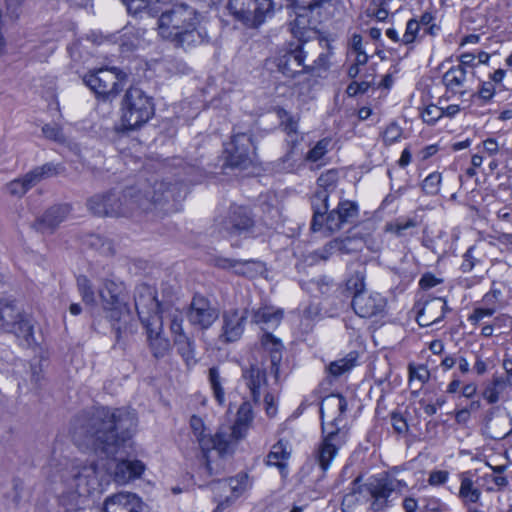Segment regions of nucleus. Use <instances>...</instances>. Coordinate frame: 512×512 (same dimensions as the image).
<instances>
[{"mask_svg":"<svg viewBox=\"0 0 512 512\" xmlns=\"http://www.w3.org/2000/svg\"><path fill=\"white\" fill-rule=\"evenodd\" d=\"M332 283V280L326 276L320 277L318 279H312L308 283H306V289L310 293L319 292L320 294H325L329 291V287Z\"/></svg>","mask_w":512,"mask_h":512,"instance_id":"obj_60","label":"nucleus"},{"mask_svg":"<svg viewBox=\"0 0 512 512\" xmlns=\"http://www.w3.org/2000/svg\"><path fill=\"white\" fill-rule=\"evenodd\" d=\"M283 312L272 306H263L252 315V322L261 325L263 330L276 327L280 324Z\"/></svg>","mask_w":512,"mask_h":512,"instance_id":"obj_35","label":"nucleus"},{"mask_svg":"<svg viewBox=\"0 0 512 512\" xmlns=\"http://www.w3.org/2000/svg\"><path fill=\"white\" fill-rule=\"evenodd\" d=\"M333 149L332 139L325 137L317 141L305 154L304 161L318 163V166L325 164V157Z\"/></svg>","mask_w":512,"mask_h":512,"instance_id":"obj_36","label":"nucleus"},{"mask_svg":"<svg viewBox=\"0 0 512 512\" xmlns=\"http://www.w3.org/2000/svg\"><path fill=\"white\" fill-rule=\"evenodd\" d=\"M190 428L199 443L203 452V457L205 458V463L201 467V473L211 476L213 472L207 453L211 450L217 451L219 455L228 453L231 448V437L223 430L212 436L207 432L208 429L205 426L203 419L196 415H193L190 418Z\"/></svg>","mask_w":512,"mask_h":512,"instance_id":"obj_6","label":"nucleus"},{"mask_svg":"<svg viewBox=\"0 0 512 512\" xmlns=\"http://www.w3.org/2000/svg\"><path fill=\"white\" fill-rule=\"evenodd\" d=\"M252 418L251 405L247 402L242 403L238 409L234 425L228 428V431H224L231 437V445L244 436Z\"/></svg>","mask_w":512,"mask_h":512,"instance_id":"obj_32","label":"nucleus"},{"mask_svg":"<svg viewBox=\"0 0 512 512\" xmlns=\"http://www.w3.org/2000/svg\"><path fill=\"white\" fill-rule=\"evenodd\" d=\"M423 121L429 125L435 124L440 118L443 117V108L436 105H428L421 112Z\"/></svg>","mask_w":512,"mask_h":512,"instance_id":"obj_58","label":"nucleus"},{"mask_svg":"<svg viewBox=\"0 0 512 512\" xmlns=\"http://www.w3.org/2000/svg\"><path fill=\"white\" fill-rule=\"evenodd\" d=\"M174 346L182 358L188 363L194 359L195 343L187 334L179 335L173 338Z\"/></svg>","mask_w":512,"mask_h":512,"instance_id":"obj_46","label":"nucleus"},{"mask_svg":"<svg viewBox=\"0 0 512 512\" xmlns=\"http://www.w3.org/2000/svg\"><path fill=\"white\" fill-rule=\"evenodd\" d=\"M330 196L331 195L328 194L325 190L316 189L311 198V206L313 209L311 229L314 232L321 231L324 226V214H326L328 211V201Z\"/></svg>","mask_w":512,"mask_h":512,"instance_id":"obj_29","label":"nucleus"},{"mask_svg":"<svg viewBox=\"0 0 512 512\" xmlns=\"http://www.w3.org/2000/svg\"><path fill=\"white\" fill-rule=\"evenodd\" d=\"M291 452L290 442L286 439H280L272 446L267 456V464L276 466L283 473L287 468V461L291 456Z\"/></svg>","mask_w":512,"mask_h":512,"instance_id":"obj_33","label":"nucleus"},{"mask_svg":"<svg viewBox=\"0 0 512 512\" xmlns=\"http://www.w3.org/2000/svg\"><path fill=\"white\" fill-rule=\"evenodd\" d=\"M338 244V253L340 254H350L354 252L361 251L366 245L368 248L372 250H377L378 247H373L368 244L367 240H364L362 237L358 236H348L345 238H336Z\"/></svg>","mask_w":512,"mask_h":512,"instance_id":"obj_39","label":"nucleus"},{"mask_svg":"<svg viewBox=\"0 0 512 512\" xmlns=\"http://www.w3.org/2000/svg\"><path fill=\"white\" fill-rule=\"evenodd\" d=\"M135 308L141 322L152 321V316L157 314L163 317L166 307L162 305L155 296L154 289L147 285L141 284L135 290Z\"/></svg>","mask_w":512,"mask_h":512,"instance_id":"obj_15","label":"nucleus"},{"mask_svg":"<svg viewBox=\"0 0 512 512\" xmlns=\"http://www.w3.org/2000/svg\"><path fill=\"white\" fill-rule=\"evenodd\" d=\"M126 75L117 68H101L84 76V83L97 95L115 96L121 90Z\"/></svg>","mask_w":512,"mask_h":512,"instance_id":"obj_10","label":"nucleus"},{"mask_svg":"<svg viewBox=\"0 0 512 512\" xmlns=\"http://www.w3.org/2000/svg\"><path fill=\"white\" fill-rule=\"evenodd\" d=\"M219 316L218 310L206 297L196 294L187 311V319L192 326L206 330Z\"/></svg>","mask_w":512,"mask_h":512,"instance_id":"obj_14","label":"nucleus"},{"mask_svg":"<svg viewBox=\"0 0 512 512\" xmlns=\"http://www.w3.org/2000/svg\"><path fill=\"white\" fill-rule=\"evenodd\" d=\"M147 338L153 355L156 358L165 356L170 350L169 340L163 336V319L161 315H153L152 321H146Z\"/></svg>","mask_w":512,"mask_h":512,"instance_id":"obj_20","label":"nucleus"},{"mask_svg":"<svg viewBox=\"0 0 512 512\" xmlns=\"http://www.w3.org/2000/svg\"><path fill=\"white\" fill-rule=\"evenodd\" d=\"M210 486L217 504L214 512H223L247 490L248 476L238 474L227 480L213 481Z\"/></svg>","mask_w":512,"mask_h":512,"instance_id":"obj_9","label":"nucleus"},{"mask_svg":"<svg viewBox=\"0 0 512 512\" xmlns=\"http://www.w3.org/2000/svg\"><path fill=\"white\" fill-rule=\"evenodd\" d=\"M202 39L201 34H167L165 39L171 42L175 47H181L183 49H187L190 46V41L194 42V37Z\"/></svg>","mask_w":512,"mask_h":512,"instance_id":"obj_56","label":"nucleus"},{"mask_svg":"<svg viewBox=\"0 0 512 512\" xmlns=\"http://www.w3.org/2000/svg\"><path fill=\"white\" fill-rule=\"evenodd\" d=\"M335 253H338V244L336 239L328 242L322 248L313 252L314 261L323 260L326 261L329 257Z\"/></svg>","mask_w":512,"mask_h":512,"instance_id":"obj_63","label":"nucleus"},{"mask_svg":"<svg viewBox=\"0 0 512 512\" xmlns=\"http://www.w3.org/2000/svg\"><path fill=\"white\" fill-rule=\"evenodd\" d=\"M358 216V206L356 203L344 200L340 201L337 207L329 213L324 214V226L332 234L339 231L345 223L352 222Z\"/></svg>","mask_w":512,"mask_h":512,"instance_id":"obj_18","label":"nucleus"},{"mask_svg":"<svg viewBox=\"0 0 512 512\" xmlns=\"http://www.w3.org/2000/svg\"><path fill=\"white\" fill-rule=\"evenodd\" d=\"M87 244L104 256H112L115 253L112 240L99 234L90 235Z\"/></svg>","mask_w":512,"mask_h":512,"instance_id":"obj_47","label":"nucleus"},{"mask_svg":"<svg viewBox=\"0 0 512 512\" xmlns=\"http://www.w3.org/2000/svg\"><path fill=\"white\" fill-rule=\"evenodd\" d=\"M25 313H22L14 304V301L9 299L0 300V321L2 327L7 331L13 326L14 323L22 318Z\"/></svg>","mask_w":512,"mask_h":512,"instance_id":"obj_37","label":"nucleus"},{"mask_svg":"<svg viewBox=\"0 0 512 512\" xmlns=\"http://www.w3.org/2000/svg\"><path fill=\"white\" fill-rule=\"evenodd\" d=\"M176 185L155 182L153 185L140 183L129 187L122 193L114 190L93 195L87 200L88 210L102 217L129 216L135 210H163L168 213L175 210Z\"/></svg>","mask_w":512,"mask_h":512,"instance_id":"obj_2","label":"nucleus"},{"mask_svg":"<svg viewBox=\"0 0 512 512\" xmlns=\"http://www.w3.org/2000/svg\"><path fill=\"white\" fill-rule=\"evenodd\" d=\"M253 226L254 220L248 208L242 206L231 208L226 227L229 234L242 235L250 232Z\"/></svg>","mask_w":512,"mask_h":512,"instance_id":"obj_24","label":"nucleus"},{"mask_svg":"<svg viewBox=\"0 0 512 512\" xmlns=\"http://www.w3.org/2000/svg\"><path fill=\"white\" fill-rule=\"evenodd\" d=\"M136 427L137 417L133 410L99 407L74 420L72 438L78 446H92L112 457L131 438Z\"/></svg>","mask_w":512,"mask_h":512,"instance_id":"obj_1","label":"nucleus"},{"mask_svg":"<svg viewBox=\"0 0 512 512\" xmlns=\"http://www.w3.org/2000/svg\"><path fill=\"white\" fill-rule=\"evenodd\" d=\"M261 345L269 353V367L273 374L275 383L278 382L279 364L282 360L283 344L280 339L274 337L271 333H264L261 338Z\"/></svg>","mask_w":512,"mask_h":512,"instance_id":"obj_28","label":"nucleus"},{"mask_svg":"<svg viewBox=\"0 0 512 512\" xmlns=\"http://www.w3.org/2000/svg\"><path fill=\"white\" fill-rule=\"evenodd\" d=\"M447 309V303L443 298H433L425 302L417 315V322L423 327L435 324L444 318Z\"/></svg>","mask_w":512,"mask_h":512,"instance_id":"obj_25","label":"nucleus"},{"mask_svg":"<svg viewBox=\"0 0 512 512\" xmlns=\"http://www.w3.org/2000/svg\"><path fill=\"white\" fill-rule=\"evenodd\" d=\"M47 469L51 481L59 482V500L67 508L81 509L90 497L102 492L103 474L94 462L81 465L53 459Z\"/></svg>","mask_w":512,"mask_h":512,"instance_id":"obj_3","label":"nucleus"},{"mask_svg":"<svg viewBox=\"0 0 512 512\" xmlns=\"http://www.w3.org/2000/svg\"><path fill=\"white\" fill-rule=\"evenodd\" d=\"M506 386V381L503 377H493L491 383L485 387L482 397L489 404L497 403Z\"/></svg>","mask_w":512,"mask_h":512,"instance_id":"obj_44","label":"nucleus"},{"mask_svg":"<svg viewBox=\"0 0 512 512\" xmlns=\"http://www.w3.org/2000/svg\"><path fill=\"white\" fill-rule=\"evenodd\" d=\"M224 153L228 166L246 169L253 164L255 146L252 136L248 133H234L231 141L224 145Z\"/></svg>","mask_w":512,"mask_h":512,"instance_id":"obj_8","label":"nucleus"},{"mask_svg":"<svg viewBox=\"0 0 512 512\" xmlns=\"http://www.w3.org/2000/svg\"><path fill=\"white\" fill-rule=\"evenodd\" d=\"M306 59V53L301 44L295 48H290L284 53L273 58V63L277 70L285 77L295 78L301 73H305L303 67Z\"/></svg>","mask_w":512,"mask_h":512,"instance_id":"obj_17","label":"nucleus"},{"mask_svg":"<svg viewBox=\"0 0 512 512\" xmlns=\"http://www.w3.org/2000/svg\"><path fill=\"white\" fill-rule=\"evenodd\" d=\"M461 483L458 496L463 505L467 508V512H483L472 505L477 503L481 497V491L477 488L472 479L463 473L460 476Z\"/></svg>","mask_w":512,"mask_h":512,"instance_id":"obj_31","label":"nucleus"},{"mask_svg":"<svg viewBox=\"0 0 512 512\" xmlns=\"http://www.w3.org/2000/svg\"><path fill=\"white\" fill-rule=\"evenodd\" d=\"M248 6H255L257 9H268L270 0H229L227 8L235 20L244 25V21H253L255 17L247 16Z\"/></svg>","mask_w":512,"mask_h":512,"instance_id":"obj_30","label":"nucleus"},{"mask_svg":"<svg viewBox=\"0 0 512 512\" xmlns=\"http://www.w3.org/2000/svg\"><path fill=\"white\" fill-rule=\"evenodd\" d=\"M418 226L416 218H398L394 222L387 223L385 230L395 234L397 237L407 236L409 231Z\"/></svg>","mask_w":512,"mask_h":512,"instance_id":"obj_42","label":"nucleus"},{"mask_svg":"<svg viewBox=\"0 0 512 512\" xmlns=\"http://www.w3.org/2000/svg\"><path fill=\"white\" fill-rule=\"evenodd\" d=\"M275 5V2L270 0V7L268 9L256 10L255 6H248L247 16H251V18L255 17L256 19H253V21H244V26L249 29L257 28L266 20V18L272 15Z\"/></svg>","mask_w":512,"mask_h":512,"instance_id":"obj_48","label":"nucleus"},{"mask_svg":"<svg viewBox=\"0 0 512 512\" xmlns=\"http://www.w3.org/2000/svg\"><path fill=\"white\" fill-rule=\"evenodd\" d=\"M286 119L282 120L281 125L283 130L286 132L288 137L290 138L288 141L292 145L298 141L297 133H298V121L293 117L286 115Z\"/></svg>","mask_w":512,"mask_h":512,"instance_id":"obj_62","label":"nucleus"},{"mask_svg":"<svg viewBox=\"0 0 512 512\" xmlns=\"http://www.w3.org/2000/svg\"><path fill=\"white\" fill-rule=\"evenodd\" d=\"M208 378L215 400L219 405H223L225 403L224 379L220 375L219 369L217 367H211L209 369Z\"/></svg>","mask_w":512,"mask_h":512,"instance_id":"obj_45","label":"nucleus"},{"mask_svg":"<svg viewBox=\"0 0 512 512\" xmlns=\"http://www.w3.org/2000/svg\"><path fill=\"white\" fill-rule=\"evenodd\" d=\"M7 331L13 333L19 340L20 345L24 347H30L35 342L34 325L32 318L28 314L19 318Z\"/></svg>","mask_w":512,"mask_h":512,"instance_id":"obj_34","label":"nucleus"},{"mask_svg":"<svg viewBox=\"0 0 512 512\" xmlns=\"http://www.w3.org/2000/svg\"><path fill=\"white\" fill-rule=\"evenodd\" d=\"M347 410L346 399L339 394L326 397L320 407L322 441L316 451V460L323 471L330 468L339 449L347 442L348 429L342 425Z\"/></svg>","mask_w":512,"mask_h":512,"instance_id":"obj_4","label":"nucleus"},{"mask_svg":"<svg viewBox=\"0 0 512 512\" xmlns=\"http://www.w3.org/2000/svg\"><path fill=\"white\" fill-rule=\"evenodd\" d=\"M401 135V128L397 124L392 123L385 129L383 133V140L387 144H393L401 137Z\"/></svg>","mask_w":512,"mask_h":512,"instance_id":"obj_64","label":"nucleus"},{"mask_svg":"<svg viewBox=\"0 0 512 512\" xmlns=\"http://www.w3.org/2000/svg\"><path fill=\"white\" fill-rule=\"evenodd\" d=\"M370 77L371 79H368L367 77L365 80L361 82H351L346 88L347 95L349 97H354L358 94L365 93L374 84V76L370 75Z\"/></svg>","mask_w":512,"mask_h":512,"instance_id":"obj_57","label":"nucleus"},{"mask_svg":"<svg viewBox=\"0 0 512 512\" xmlns=\"http://www.w3.org/2000/svg\"><path fill=\"white\" fill-rule=\"evenodd\" d=\"M69 213L70 206L67 204L52 206L35 221L34 227L41 233H52Z\"/></svg>","mask_w":512,"mask_h":512,"instance_id":"obj_23","label":"nucleus"},{"mask_svg":"<svg viewBox=\"0 0 512 512\" xmlns=\"http://www.w3.org/2000/svg\"><path fill=\"white\" fill-rule=\"evenodd\" d=\"M145 504L133 493L121 492L108 497L103 512H144Z\"/></svg>","mask_w":512,"mask_h":512,"instance_id":"obj_21","label":"nucleus"},{"mask_svg":"<svg viewBox=\"0 0 512 512\" xmlns=\"http://www.w3.org/2000/svg\"><path fill=\"white\" fill-rule=\"evenodd\" d=\"M64 172L61 164L45 163L26 173L22 178L15 179L6 185L7 192L15 197L23 196L40 181Z\"/></svg>","mask_w":512,"mask_h":512,"instance_id":"obj_11","label":"nucleus"},{"mask_svg":"<svg viewBox=\"0 0 512 512\" xmlns=\"http://www.w3.org/2000/svg\"><path fill=\"white\" fill-rule=\"evenodd\" d=\"M194 10L180 5L170 11L163 12L157 20L160 29H184L185 23L191 20Z\"/></svg>","mask_w":512,"mask_h":512,"instance_id":"obj_27","label":"nucleus"},{"mask_svg":"<svg viewBox=\"0 0 512 512\" xmlns=\"http://www.w3.org/2000/svg\"><path fill=\"white\" fill-rule=\"evenodd\" d=\"M268 373L273 376L267 362L254 363L243 370L242 376L255 403H259L262 394L268 392Z\"/></svg>","mask_w":512,"mask_h":512,"instance_id":"obj_16","label":"nucleus"},{"mask_svg":"<svg viewBox=\"0 0 512 512\" xmlns=\"http://www.w3.org/2000/svg\"><path fill=\"white\" fill-rule=\"evenodd\" d=\"M442 181L441 173L433 172L429 174L422 182V190L427 195H436L440 190Z\"/></svg>","mask_w":512,"mask_h":512,"instance_id":"obj_55","label":"nucleus"},{"mask_svg":"<svg viewBox=\"0 0 512 512\" xmlns=\"http://www.w3.org/2000/svg\"><path fill=\"white\" fill-rule=\"evenodd\" d=\"M356 360V353L351 352L346 357L331 362L327 367V371L330 375L339 377L350 371L355 366Z\"/></svg>","mask_w":512,"mask_h":512,"instance_id":"obj_41","label":"nucleus"},{"mask_svg":"<svg viewBox=\"0 0 512 512\" xmlns=\"http://www.w3.org/2000/svg\"><path fill=\"white\" fill-rule=\"evenodd\" d=\"M77 286L82 300L88 305H95L96 298L90 280L86 276H79Z\"/></svg>","mask_w":512,"mask_h":512,"instance_id":"obj_52","label":"nucleus"},{"mask_svg":"<svg viewBox=\"0 0 512 512\" xmlns=\"http://www.w3.org/2000/svg\"><path fill=\"white\" fill-rule=\"evenodd\" d=\"M434 29H439L435 24L434 15L430 12H425L421 15L419 21L415 19L409 20L405 32H418L419 30L433 32Z\"/></svg>","mask_w":512,"mask_h":512,"instance_id":"obj_43","label":"nucleus"},{"mask_svg":"<svg viewBox=\"0 0 512 512\" xmlns=\"http://www.w3.org/2000/svg\"><path fill=\"white\" fill-rule=\"evenodd\" d=\"M364 286V274L361 271L355 272L346 281V289L353 293V296L356 295V293H365L363 291Z\"/></svg>","mask_w":512,"mask_h":512,"instance_id":"obj_61","label":"nucleus"},{"mask_svg":"<svg viewBox=\"0 0 512 512\" xmlns=\"http://www.w3.org/2000/svg\"><path fill=\"white\" fill-rule=\"evenodd\" d=\"M42 133L49 140H53L58 143H64L66 141L62 128L57 124L44 125L42 127Z\"/></svg>","mask_w":512,"mask_h":512,"instance_id":"obj_59","label":"nucleus"},{"mask_svg":"<svg viewBox=\"0 0 512 512\" xmlns=\"http://www.w3.org/2000/svg\"><path fill=\"white\" fill-rule=\"evenodd\" d=\"M154 115L152 98L138 87H130L121 101V122L126 130H134Z\"/></svg>","mask_w":512,"mask_h":512,"instance_id":"obj_5","label":"nucleus"},{"mask_svg":"<svg viewBox=\"0 0 512 512\" xmlns=\"http://www.w3.org/2000/svg\"><path fill=\"white\" fill-rule=\"evenodd\" d=\"M111 469L109 465L107 471L113 475L114 480L119 484H125L139 478L145 470V465L139 460H122L115 463L113 471Z\"/></svg>","mask_w":512,"mask_h":512,"instance_id":"obj_26","label":"nucleus"},{"mask_svg":"<svg viewBox=\"0 0 512 512\" xmlns=\"http://www.w3.org/2000/svg\"><path fill=\"white\" fill-rule=\"evenodd\" d=\"M401 482L389 477L374 478L365 485V490L371 497L370 509L381 512L394 503L393 493Z\"/></svg>","mask_w":512,"mask_h":512,"instance_id":"obj_12","label":"nucleus"},{"mask_svg":"<svg viewBox=\"0 0 512 512\" xmlns=\"http://www.w3.org/2000/svg\"><path fill=\"white\" fill-rule=\"evenodd\" d=\"M98 294L103 309L107 316L114 321H119L129 313L126 301L125 285L114 276H107L100 279Z\"/></svg>","mask_w":512,"mask_h":512,"instance_id":"obj_7","label":"nucleus"},{"mask_svg":"<svg viewBox=\"0 0 512 512\" xmlns=\"http://www.w3.org/2000/svg\"><path fill=\"white\" fill-rule=\"evenodd\" d=\"M336 186H337V173L332 170L321 174V176L317 180V189H323L330 195L335 193Z\"/></svg>","mask_w":512,"mask_h":512,"instance_id":"obj_53","label":"nucleus"},{"mask_svg":"<svg viewBox=\"0 0 512 512\" xmlns=\"http://www.w3.org/2000/svg\"><path fill=\"white\" fill-rule=\"evenodd\" d=\"M429 378L430 372L426 366H409V381L412 387H415L418 390L421 389Z\"/></svg>","mask_w":512,"mask_h":512,"instance_id":"obj_51","label":"nucleus"},{"mask_svg":"<svg viewBox=\"0 0 512 512\" xmlns=\"http://www.w3.org/2000/svg\"><path fill=\"white\" fill-rule=\"evenodd\" d=\"M447 89L455 93H463L461 88L466 81V69L462 65L450 68L443 76Z\"/></svg>","mask_w":512,"mask_h":512,"instance_id":"obj_38","label":"nucleus"},{"mask_svg":"<svg viewBox=\"0 0 512 512\" xmlns=\"http://www.w3.org/2000/svg\"><path fill=\"white\" fill-rule=\"evenodd\" d=\"M330 67L329 55L321 53L312 65L303 67L305 74L320 75L321 72H326Z\"/></svg>","mask_w":512,"mask_h":512,"instance_id":"obj_54","label":"nucleus"},{"mask_svg":"<svg viewBox=\"0 0 512 512\" xmlns=\"http://www.w3.org/2000/svg\"><path fill=\"white\" fill-rule=\"evenodd\" d=\"M288 5L295 7L299 11L296 12L295 19L291 22L290 32H307L308 30L316 31L315 26L310 21V14L314 7L319 5L315 0H286Z\"/></svg>","mask_w":512,"mask_h":512,"instance_id":"obj_22","label":"nucleus"},{"mask_svg":"<svg viewBox=\"0 0 512 512\" xmlns=\"http://www.w3.org/2000/svg\"><path fill=\"white\" fill-rule=\"evenodd\" d=\"M352 307L358 316L372 318L384 313L386 300L379 293H356Z\"/></svg>","mask_w":512,"mask_h":512,"instance_id":"obj_19","label":"nucleus"},{"mask_svg":"<svg viewBox=\"0 0 512 512\" xmlns=\"http://www.w3.org/2000/svg\"><path fill=\"white\" fill-rule=\"evenodd\" d=\"M167 314V317L170 320V331L171 334L174 337L179 335H185V331L183 329V314L182 312L174 308L172 306L166 307L164 310V314Z\"/></svg>","mask_w":512,"mask_h":512,"instance_id":"obj_50","label":"nucleus"},{"mask_svg":"<svg viewBox=\"0 0 512 512\" xmlns=\"http://www.w3.org/2000/svg\"><path fill=\"white\" fill-rule=\"evenodd\" d=\"M127 11L133 16H141L147 14L153 17L156 12L154 6L158 4V0H123Z\"/></svg>","mask_w":512,"mask_h":512,"instance_id":"obj_40","label":"nucleus"},{"mask_svg":"<svg viewBox=\"0 0 512 512\" xmlns=\"http://www.w3.org/2000/svg\"><path fill=\"white\" fill-rule=\"evenodd\" d=\"M247 317V309L230 308L223 311L218 342L230 344L239 341L244 333Z\"/></svg>","mask_w":512,"mask_h":512,"instance_id":"obj_13","label":"nucleus"},{"mask_svg":"<svg viewBox=\"0 0 512 512\" xmlns=\"http://www.w3.org/2000/svg\"><path fill=\"white\" fill-rule=\"evenodd\" d=\"M302 166V158L296 154L294 145L291 146L290 150L279 160V170L286 173H292L298 171Z\"/></svg>","mask_w":512,"mask_h":512,"instance_id":"obj_49","label":"nucleus"}]
</instances>
